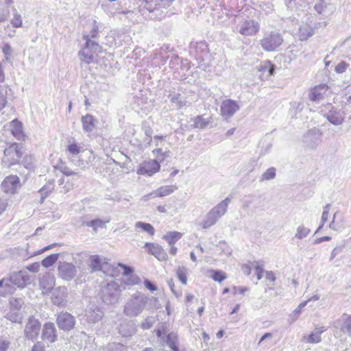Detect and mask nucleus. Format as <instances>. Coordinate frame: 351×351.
Listing matches in <instances>:
<instances>
[{"label": "nucleus", "instance_id": "13", "mask_svg": "<svg viewBox=\"0 0 351 351\" xmlns=\"http://www.w3.org/2000/svg\"><path fill=\"white\" fill-rule=\"evenodd\" d=\"M40 330V323L36 319L31 317L28 319L25 326L24 335L26 339L34 341L38 337Z\"/></svg>", "mask_w": 351, "mask_h": 351}, {"label": "nucleus", "instance_id": "58", "mask_svg": "<svg viewBox=\"0 0 351 351\" xmlns=\"http://www.w3.org/2000/svg\"><path fill=\"white\" fill-rule=\"evenodd\" d=\"M92 26L93 27H92V29H91L90 32L88 34L84 35V37L86 39V40H87V39H89L90 37H91V38L95 37L97 34L99 27H98V25H97L96 21L93 20L92 21Z\"/></svg>", "mask_w": 351, "mask_h": 351}, {"label": "nucleus", "instance_id": "2", "mask_svg": "<svg viewBox=\"0 0 351 351\" xmlns=\"http://www.w3.org/2000/svg\"><path fill=\"white\" fill-rule=\"evenodd\" d=\"M148 302V297L143 293L132 295L126 302L123 313L130 317H136L145 308Z\"/></svg>", "mask_w": 351, "mask_h": 351}, {"label": "nucleus", "instance_id": "25", "mask_svg": "<svg viewBox=\"0 0 351 351\" xmlns=\"http://www.w3.org/2000/svg\"><path fill=\"white\" fill-rule=\"evenodd\" d=\"M258 71L262 80H268L274 75L275 66L270 61H265L259 64Z\"/></svg>", "mask_w": 351, "mask_h": 351}, {"label": "nucleus", "instance_id": "1", "mask_svg": "<svg viewBox=\"0 0 351 351\" xmlns=\"http://www.w3.org/2000/svg\"><path fill=\"white\" fill-rule=\"evenodd\" d=\"M230 202V197L221 201L206 213L202 220L198 223V226L202 229H208L214 226L226 213Z\"/></svg>", "mask_w": 351, "mask_h": 351}, {"label": "nucleus", "instance_id": "45", "mask_svg": "<svg viewBox=\"0 0 351 351\" xmlns=\"http://www.w3.org/2000/svg\"><path fill=\"white\" fill-rule=\"evenodd\" d=\"M210 278L215 282H221L227 278L226 274L221 270H210Z\"/></svg>", "mask_w": 351, "mask_h": 351}, {"label": "nucleus", "instance_id": "57", "mask_svg": "<svg viewBox=\"0 0 351 351\" xmlns=\"http://www.w3.org/2000/svg\"><path fill=\"white\" fill-rule=\"evenodd\" d=\"M11 24L14 27H21L23 24L22 17L20 14L18 12H15L13 14V17L11 20Z\"/></svg>", "mask_w": 351, "mask_h": 351}, {"label": "nucleus", "instance_id": "14", "mask_svg": "<svg viewBox=\"0 0 351 351\" xmlns=\"http://www.w3.org/2000/svg\"><path fill=\"white\" fill-rule=\"evenodd\" d=\"M10 276L13 285H15L19 288H24L30 285L34 279L31 275L24 270L14 272L11 274Z\"/></svg>", "mask_w": 351, "mask_h": 351}, {"label": "nucleus", "instance_id": "41", "mask_svg": "<svg viewBox=\"0 0 351 351\" xmlns=\"http://www.w3.org/2000/svg\"><path fill=\"white\" fill-rule=\"evenodd\" d=\"M54 189V182L53 180L49 181L40 190L39 193L41 195V200H43L53 191Z\"/></svg>", "mask_w": 351, "mask_h": 351}, {"label": "nucleus", "instance_id": "31", "mask_svg": "<svg viewBox=\"0 0 351 351\" xmlns=\"http://www.w3.org/2000/svg\"><path fill=\"white\" fill-rule=\"evenodd\" d=\"M13 91L8 86H0V111L7 105L9 99L12 97Z\"/></svg>", "mask_w": 351, "mask_h": 351}, {"label": "nucleus", "instance_id": "52", "mask_svg": "<svg viewBox=\"0 0 351 351\" xmlns=\"http://www.w3.org/2000/svg\"><path fill=\"white\" fill-rule=\"evenodd\" d=\"M191 68L190 63L187 60H183L181 62V66H180V71L182 72L181 78L182 79H186L189 75L190 73H189V70Z\"/></svg>", "mask_w": 351, "mask_h": 351}, {"label": "nucleus", "instance_id": "5", "mask_svg": "<svg viewBox=\"0 0 351 351\" xmlns=\"http://www.w3.org/2000/svg\"><path fill=\"white\" fill-rule=\"evenodd\" d=\"M23 155L22 147L18 143H13L4 151L1 162L5 167L17 164Z\"/></svg>", "mask_w": 351, "mask_h": 351}, {"label": "nucleus", "instance_id": "61", "mask_svg": "<svg viewBox=\"0 0 351 351\" xmlns=\"http://www.w3.org/2000/svg\"><path fill=\"white\" fill-rule=\"evenodd\" d=\"M58 169L60 170V171L61 173H62L64 175H65L66 176H70L77 174L76 172L73 171L69 167H67L66 165H60V167H58Z\"/></svg>", "mask_w": 351, "mask_h": 351}, {"label": "nucleus", "instance_id": "44", "mask_svg": "<svg viewBox=\"0 0 351 351\" xmlns=\"http://www.w3.org/2000/svg\"><path fill=\"white\" fill-rule=\"evenodd\" d=\"M135 228L136 229H141L143 231L147 232L152 236L154 234V228L150 223L137 221L135 223Z\"/></svg>", "mask_w": 351, "mask_h": 351}, {"label": "nucleus", "instance_id": "8", "mask_svg": "<svg viewBox=\"0 0 351 351\" xmlns=\"http://www.w3.org/2000/svg\"><path fill=\"white\" fill-rule=\"evenodd\" d=\"M282 38L279 33L271 32L266 35L261 40L263 49L267 51L276 50L282 43Z\"/></svg>", "mask_w": 351, "mask_h": 351}, {"label": "nucleus", "instance_id": "62", "mask_svg": "<svg viewBox=\"0 0 351 351\" xmlns=\"http://www.w3.org/2000/svg\"><path fill=\"white\" fill-rule=\"evenodd\" d=\"M108 351H127L126 348L119 343H112L109 345Z\"/></svg>", "mask_w": 351, "mask_h": 351}, {"label": "nucleus", "instance_id": "34", "mask_svg": "<svg viewBox=\"0 0 351 351\" xmlns=\"http://www.w3.org/2000/svg\"><path fill=\"white\" fill-rule=\"evenodd\" d=\"M82 128L86 132H92L96 125V119L90 114H86L82 117Z\"/></svg>", "mask_w": 351, "mask_h": 351}, {"label": "nucleus", "instance_id": "32", "mask_svg": "<svg viewBox=\"0 0 351 351\" xmlns=\"http://www.w3.org/2000/svg\"><path fill=\"white\" fill-rule=\"evenodd\" d=\"M13 0L0 1V23L5 22L10 16V6L13 3Z\"/></svg>", "mask_w": 351, "mask_h": 351}, {"label": "nucleus", "instance_id": "4", "mask_svg": "<svg viewBox=\"0 0 351 351\" xmlns=\"http://www.w3.org/2000/svg\"><path fill=\"white\" fill-rule=\"evenodd\" d=\"M100 52L101 47L97 43L87 39L85 46L79 51L78 55L81 61L90 64L95 60Z\"/></svg>", "mask_w": 351, "mask_h": 351}, {"label": "nucleus", "instance_id": "24", "mask_svg": "<svg viewBox=\"0 0 351 351\" xmlns=\"http://www.w3.org/2000/svg\"><path fill=\"white\" fill-rule=\"evenodd\" d=\"M103 316L102 310L95 305L90 306L86 311V320L89 323H97L101 319Z\"/></svg>", "mask_w": 351, "mask_h": 351}, {"label": "nucleus", "instance_id": "21", "mask_svg": "<svg viewBox=\"0 0 351 351\" xmlns=\"http://www.w3.org/2000/svg\"><path fill=\"white\" fill-rule=\"evenodd\" d=\"M259 31V25L253 20L243 21L239 28V33L243 36H253L256 34Z\"/></svg>", "mask_w": 351, "mask_h": 351}, {"label": "nucleus", "instance_id": "3", "mask_svg": "<svg viewBox=\"0 0 351 351\" xmlns=\"http://www.w3.org/2000/svg\"><path fill=\"white\" fill-rule=\"evenodd\" d=\"M121 289L118 282L114 280L108 282L102 286L100 298L102 302L107 306H114L119 302Z\"/></svg>", "mask_w": 351, "mask_h": 351}, {"label": "nucleus", "instance_id": "7", "mask_svg": "<svg viewBox=\"0 0 351 351\" xmlns=\"http://www.w3.org/2000/svg\"><path fill=\"white\" fill-rule=\"evenodd\" d=\"M171 5V0H141L140 12L142 14L153 12L160 8H167Z\"/></svg>", "mask_w": 351, "mask_h": 351}, {"label": "nucleus", "instance_id": "49", "mask_svg": "<svg viewBox=\"0 0 351 351\" xmlns=\"http://www.w3.org/2000/svg\"><path fill=\"white\" fill-rule=\"evenodd\" d=\"M153 154L156 158V160L159 163L164 161L167 158L170 156V152L165 151V152H162L161 149H156L153 151Z\"/></svg>", "mask_w": 351, "mask_h": 351}, {"label": "nucleus", "instance_id": "10", "mask_svg": "<svg viewBox=\"0 0 351 351\" xmlns=\"http://www.w3.org/2000/svg\"><path fill=\"white\" fill-rule=\"evenodd\" d=\"M58 274L64 280H71L77 274V268L71 263L60 261L58 263Z\"/></svg>", "mask_w": 351, "mask_h": 351}, {"label": "nucleus", "instance_id": "17", "mask_svg": "<svg viewBox=\"0 0 351 351\" xmlns=\"http://www.w3.org/2000/svg\"><path fill=\"white\" fill-rule=\"evenodd\" d=\"M322 133L317 129L310 130L304 136L303 141L306 146L315 148L322 141Z\"/></svg>", "mask_w": 351, "mask_h": 351}, {"label": "nucleus", "instance_id": "12", "mask_svg": "<svg viewBox=\"0 0 351 351\" xmlns=\"http://www.w3.org/2000/svg\"><path fill=\"white\" fill-rule=\"evenodd\" d=\"M160 169V163L156 160H149L141 162L138 169L137 173L145 176H152L159 171Z\"/></svg>", "mask_w": 351, "mask_h": 351}, {"label": "nucleus", "instance_id": "51", "mask_svg": "<svg viewBox=\"0 0 351 351\" xmlns=\"http://www.w3.org/2000/svg\"><path fill=\"white\" fill-rule=\"evenodd\" d=\"M177 338V335L173 332L169 334L167 337V344L172 350L175 351L178 350V347L176 346Z\"/></svg>", "mask_w": 351, "mask_h": 351}, {"label": "nucleus", "instance_id": "59", "mask_svg": "<svg viewBox=\"0 0 351 351\" xmlns=\"http://www.w3.org/2000/svg\"><path fill=\"white\" fill-rule=\"evenodd\" d=\"M23 304V302L20 299L16 298H11L10 300V308H15L16 310H19L21 308Z\"/></svg>", "mask_w": 351, "mask_h": 351}, {"label": "nucleus", "instance_id": "47", "mask_svg": "<svg viewBox=\"0 0 351 351\" xmlns=\"http://www.w3.org/2000/svg\"><path fill=\"white\" fill-rule=\"evenodd\" d=\"M109 221H104L99 219H94L90 221H88L86 223V226L88 227H91L93 228L95 231H97L99 228H102L105 226V224L108 223Z\"/></svg>", "mask_w": 351, "mask_h": 351}, {"label": "nucleus", "instance_id": "18", "mask_svg": "<svg viewBox=\"0 0 351 351\" xmlns=\"http://www.w3.org/2000/svg\"><path fill=\"white\" fill-rule=\"evenodd\" d=\"M335 327L343 334L351 337V315L344 313L335 322Z\"/></svg>", "mask_w": 351, "mask_h": 351}, {"label": "nucleus", "instance_id": "35", "mask_svg": "<svg viewBox=\"0 0 351 351\" xmlns=\"http://www.w3.org/2000/svg\"><path fill=\"white\" fill-rule=\"evenodd\" d=\"M11 132L17 139H21L23 136L22 123L15 119L9 123Z\"/></svg>", "mask_w": 351, "mask_h": 351}, {"label": "nucleus", "instance_id": "42", "mask_svg": "<svg viewBox=\"0 0 351 351\" xmlns=\"http://www.w3.org/2000/svg\"><path fill=\"white\" fill-rule=\"evenodd\" d=\"M6 318L14 323H21L23 317L19 312V310L15 308H10V311L6 315Z\"/></svg>", "mask_w": 351, "mask_h": 351}, {"label": "nucleus", "instance_id": "23", "mask_svg": "<svg viewBox=\"0 0 351 351\" xmlns=\"http://www.w3.org/2000/svg\"><path fill=\"white\" fill-rule=\"evenodd\" d=\"M326 330L324 326H317L308 335H304L301 341L306 343H319L322 341V334Z\"/></svg>", "mask_w": 351, "mask_h": 351}, {"label": "nucleus", "instance_id": "22", "mask_svg": "<svg viewBox=\"0 0 351 351\" xmlns=\"http://www.w3.org/2000/svg\"><path fill=\"white\" fill-rule=\"evenodd\" d=\"M67 288L59 287L53 293L52 302L56 306H64L67 303Z\"/></svg>", "mask_w": 351, "mask_h": 351}, {"label": "nucleus", "instance_id": "6", "mask_svg": "<svg viewBox=\"0 0 351 351\" xmlns=\"http://www.w3.org/2000/svg\"><path fill=\"white\" fill-rule=\"evenodd\" d=\"M331 95L332 91L330 87L325 84H320L309 89L308 97L311 101L319 104Z\"/></svg>", "mask_w": 351, "mask_h": 351}, {"label": "nucleus", "instance_id": "48", "mask_svg": "<svg viewBox=\"0 0 351 351\" xmlns=\"http://www.w3.org/2000/svg\"><path fill=\"white\" fill-rule=\"evenodd\" d=\"M187 269L185 267L180 266L176 269V275L178 279L183 285L187 282Z\"/></svg>", "mask_w": 351, "mask_h": 351}, {"label": "nucleus", "instance_id": "15", "mask_svg": "<svg viewBox=\"0 0 351 351\" xmlns=\"http://www.w3.org/2000/svg\"><path fill=\"white\" fill-rule=\"evenodd\" d=\"M327 108L329 109L328 112L324 114L326 119L334 125H341L345 119L343 112L331 105H328Z\"/></svg>", "mask_w": 351, "mask_h": 351}, {"label": "nucleus", "instance_id": "50", "mask_svg": "<svg viewBox=\"0 0 351 351\" xmlns=\"http://www.w3.org/2000/svg\"><path fill=\"white\" fill-rule=\"evenodd\" d=\"M123 282L125 285L132 286L135 285H138L141 282V279L138 276L135 274H130L123 280Z\"/></svg>", "mask_w": 351, "mask_h": 351}, {"label": "nucleus", "instance_id": "43", "mask_svg": "<svg viewBox=\"0 0 351 351\" xmlns=\"http://www.w3.org/2000/svg\"><path fill=\"white\" fill-rule=\"evenodd\" d=\"M60 256L59 254H52L45 258L42 262V265L45 268H49L57 262Z\"/></svg>", "mask_w": 351, "mask_h": 351}, {"label": "nucleus", "instance_id": "38", "mask_svg": "<svg viewBox=\"0 0 351 351\" xmlns=\"http://www.w3.org/2000/svg\"><path fill=\"white\" fill-rule=\"evenodd\" d=\"M343 221L340 213L337 211L333 214L332 219L329 223V228L334 230H338L341 228Z\"/></svg>", "mask_w": 351, "mask_h": 351}, {"label": "nucleus", "instance_id": "53", "mask_svg": "<svg viewBox=\"0 0 351 351\" xmlns=\"http://www.w3.org/2000/svg\"><path fill=\"white\" fill-rule=\"evenodd\" d=\"M90 267L96 271L101 268V260L98 255H93L90 256Z\"/></svg>", "mask_w": 351, "mask_h": 351}, {"label": "nucleus", "instance_id": "37", "mask_svg": "<svg viewBox=\"0 0 351 351\" xmlns=\"http://www.w3.org/2000/svg\"><path fill=\"white\" fill-rule=\"evenodd\" d=\"M311 233V229L304 224H300L296 228L294 237L298 240H302Z\"/></svg>", "mask_w": 351, "mask_h": 351}, {"label": "nucleus", "instance_id": "33", "mask_svg": "<svg viewBox=\"0 0 351 351\" xmlns=\"http://www.w3.org/2000/svg\"><path fill=\"white\" fill-rule=\"evenodd\" d=\"M192 121L193 122V128L204 129L213 122V117L209 116L208 118H204L202 115H198L194 117Z\"/></svg>", "mask_w": 351, "mask_h": 351}, {"label": "nucleus", "instance_id": "63", "mask_svg": "<svg viewBox=\"0 0 351 351\" xmlns=\"http://www.w3.org/2000/svg\"><path fill=\"white\" fill-rule=\"evenodd\" d=\"M10 346V342L5 338L0 337V351H7Z\"/></svg>", "mask_w": 351, "mask_h": 351}, {"label": "nucleus", "instance_id": "36", "mask_svg": "<svg viewBox=\"0 0 351 351\" xmlns=\"http://www.w3.org/2000/svg\"><path fill=\"white\" fill-rule=\"evenodd\" d=\"M119 330L122 336L128 337L135 333L136 328L134 323L128 322L121 324Z\"/></svg>", "mask_w": 351, "mask_h": 351}, {"label": "nucleus", "instance_id": "39", "mask_svg": "<svg viewBox=\"0 0 351 351\" xmlns=\"http://www.w3.org/2000/svg\"><path fill=\"white\" fill-rule=\"evenodd\" d=\"M308 301L301 302L298 307L289 315V322H295L300 317L302 309L306 306Z\"/></svg>", "mask_w": 351, "mask_h": 351}, {"label": "nucleus", "instance_id": "19", "mask_svg": "<svg viewBox=\"0 0 351 351\" xmlns=\"http://www.w3.org/2000/svg\"><path fill=\"white\" fill-rule=\"evenodd\" d=\"M57 324L58 327L64 330H70L75 326V318L68 313H60L57 317Z\"/></svg>", "mask_w": 351, "mask_h": 351}, {"label": "nucleus", "instance_id": "20", "mask_svg": "<svg viewBox=\"0 0 351 351\" xmlns=\"http://www.w3.org/2000/svg\"><path fill=\"white\" fill-rule=\"evenodd\" d=\"M177 189L178 186L175 184L162 186L149 194L144 195L143 197V199L144 201H147L152 196L162 197L173 193Z\"/></svg>", "mask_w": 351, "mask_h": 351}, {"label": "nucleus", "instance_id": "40", "mask_svg": "<svg viewBox=\"0 0 351 351\" xmlns=\"http://www.w3.org/2000/svg\"><path fill=\"white\" fill-rule=\"evenodd\" d=\"M182 234L179 232H169L163 236V239L168 242L170 245H174L176 242L181 239Z\"/></svg>", "mask_w": 351, "mask_h": 351}, {"label": "nucleus", "instance_id": "9", "mask_svg": "<svg viewBox=\"0 0 351 351\" xmlns=\"http://www.w3.org/2000/svg\"><path fill=\"white\" fill-rule=\"evenodd\" d=\"M240 109L238 101L230 99H225L220 106V114L225 120H228Z\"/></svg>", "mask_w": 351, "mask_h": 351}, {"label": "nucleus", "instance_id": "64", "mask_svg": "<svg viewBox=\"0 0 351 351\" xmlns=\"http://www.w3.org/2000/svg\"><path fill=\"white\" fill-rule=\"evenodd\" d=\"M348 65L347 63H346L343 61H341L335 66V71L337 73H342L346 71V70L348 68Z\"/></svg>", "mask_w": 351, "mask_h": 351}, {"label": "nucleus", "instance_id": "16", "mask_svg": "<svg viewBox=\"0 0 351 351\" xmlns=\"http://www.w3.org/2000/svg\"><path fill=\"white\" fill-rule=\"evenodd\" d=\"M314 34L313 21L310 17H307L304 21H302L298 30V37L300 40H306Z\"/></svg>", "mask_w": 351, "mask_h": 351}, {"label": "nucleus", "instance_id": "46", "mask_svg": "<svg viewBox=\"0 0 351 351\" xmlns=\"http://www.w3.org/2000/svg\"><path fill=\"white\" fill-rule=\"evenodd\" d=\"M330 207H331V206L329 204H326L324 207L323 212H322V217H321V223H320L319 228H317V230H316V232H319L323 228L325 223L328 220Z\"/></svg>", "mask_w": 351, "mask_h": 351}, {"label": "nucleus", "instance_id": "30", "mask_svg": "<svg viewBox=\"0 0 351 351\" xmlns=\"http://www.w3.org/2000/svg\"><path fill=\"white\" fill-rule=\"evenodd\" d=\"M15 285H13L11 276L9 278H3L0 280V295H6L12 293L15 290Z\"/></svg>", "mask_w": 351, "mask_h": 351}, {"label": "nucleus", "instance_id": "29", "mask_svg": "<svg viewBox=\"0 0 351 351\" xmlns=\"http://www.w3.org/2000/svg\"><path fill=\"white\" fill-rule=\"evenodd\" d=\"M231 247L225 242H220L217 246V254L219 256V261H225L232 255Z\"/></svg>", "mask_w": 351, "mask_h": 351}, {"label": "nucleus", "instance_id": "26", "mask_svg": "<svg viewBox=\"0 0 351 351\" xmlns=\"http://www.w3.org/2000/svg\"><path fill=\"white\" fill-rule=\"evenodd\" d=\"M56 284L55 277L49 273H46L40 280V287L43 293L46 294L51 292Z\"/></svg>", "mask_w": 351, "mask_h": 351}, {"label": "nucleus", "instance_id": "60", "mask_svg": "<svg viewBox=\"0 0 351 351\" xmlns=\"http://www.w3.org/2000/svg\"><path fill=\"white\" fill-rule=\"evenodd\" d=\"M155 323V319L153 317L146 318L141 324V327L143 329L150 328Z\"/></svg>", "mask_w": 351, "mask_h": 351}, {"label": "nucleus", "instance_id": "55", "mask_svg": "<svg viewBox=\"0 0 351 351\" xmlns=\"http://www.w3.org/2000/svg\"><path fill=\"white\" fill-rule=\"evenodd\" d=\"M2 51L7 61H10L12 58L13 49L9 43H4L2 47Z\"/></svg>", "mask_w": 351, "mask_h": 351}, {"label": "nucleus", "instance_id": "54", "mask_svg": "<svg viewBox=\"0 0 351 351\" xmlns=\"http://www.w3.org/2000/svg\"><path fill=\"white\" fill-rule=\"evenodd\" d=\"M81 149L82 147L75 142L70 143L66 147V150L69 152V154L73 156H76L80 154Z\"/></svg>", "mask_w": 351, "mask_h": 351}, {"label": "nucleus", "instance_id": "11", "mask_svg": "<svg viewBox=\"0 0 351 351\" xmlns=\"http://www.w3.org/2000/svg\"><path fill=\"white\" fill-rule=\"evenodd\" d=\"M1 189L6 194H14L21 188V181L17 176H8L1 183Z\"/></svg>", "mask_w": 351, "mask_h": 351}, {"label": "nucleus", "instance_id": "56", "mask_svg": "<svg viewBox=\"0 0 351 351\" xmlns=\"http://www.w3.org/2000/svg\"><path fill=\"white\" fill-rule=\"evenodd\" d=\"M276 176V169L270 167L267 169L261 176V180H269L274 179Z\"/></svg>", "mask_w": 351, "mask_h": 351}, {"label": "nucleus", "instance_id": "27", "mask_svg": "<svg viewBox=\"0 0 351 351\" xmlns=\"http://www.w3.org/2000/svg\"><path fill=\"white\" fill-rule=\"evenodd\" d=\"M42 339L50 343H54L57 340L56 329L53 323H46L43 329Z\"/></svg>", "mask_w": 351, "mask_h": 351}, {"label": "nucleus", "instance_id": "28", "mask_svg": "<svg viewBox=\"0 0 351 351\" xmlns=\"http://www.w3.org/2000/svg\"><path fill=\"white\" fill-rule=\"evenodd\" d=\"M145 247L149 254L154 256L159 261H162L167 259V253L160 245L155 243H145Z\"/></svg>", "mask_w": 351, "mask_h": 351}]
</instances>
